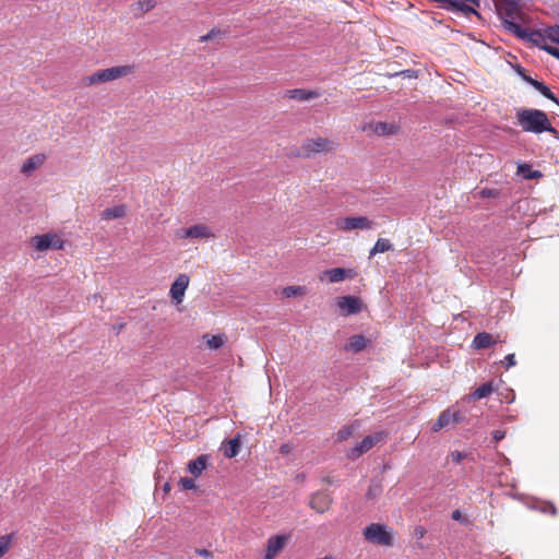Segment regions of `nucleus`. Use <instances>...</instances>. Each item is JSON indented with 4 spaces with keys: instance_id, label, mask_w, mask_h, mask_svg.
<instances>
[{
    "instance_id": "35",
    "label": "nucleus",
    "mask_w": 559,
    "mask_h": 559,
    "mask_svg": "<svg viewBox=\"0 0 559 559\" xmlns=\"http://www.w3.org/2000/svg\"><path fill=\"white\" fill-rule=\"evenodd\" d=\"M179 486L185 490H191L195 488V481L193 478L190 477H182L179 480Z\"/></svg>"
},
{
    "instance_id": "7",
    "label": "nucleus",
    "mask_w": 559,
    "mask_h": 559,
    "mask_svg": "<svg viewBox=\"0 0 559 559\" xmlns=\"http://www.w3.org/2000/svg\"><path fill=\"white\" fill-rule=\"evenodd\" d=\"M31 246L41 252L49 249L63 250L66 241L60 235L56 233H47L44 235H37L31 238Z\"/></svg>"
},
{
    "instance_id": "33",
    "label": "nucleus",
    "mask_w": 559,
    "mask_h": 559,
    "mask_svg": "<svg viewBox=\"0 0 559 559\" xmlns=\"http://www.w3.org/2000/svg\"><path fill=\"white\" fill-rule=\"evenodd\" d=\"M492 392V386H478L468 399L480 400L488 396Z\"/></svg>"
},
{
    "instance_id": "21",
    "label": "nucleus",
    "mask_w": 559,
    "mask_h": 559,
    "mask_svg": "<svg viewBox=\"0 0 559 559\" xmlns=\"http://www.w3.org/2000/svg\"><path fill=\"white\" fill-rule=\"evenodd\" d=\"M206 465H207V455L202 454V455L198 456L195 460L189 462L188 471L197 478L206 468Z\"/></svg>"
},
{
    "instance_id": "28",
    "label": "nucleus",
    "mask_w": 559,
    "mask_h": 559,
    "mask_svg": "<svg viewBox=\"0 0 559 559\" xmlns=\"http://www.w3.org/2000/svg\"><path fill=\"white\" fill-rule=\"evenodd\" d=\"M518 174L522 175L525 179H538L543 176L539 170H533L528 164H520L518 166Z\"/></svg>"
},
{
    "instance_id": "20",
    "label": "nucleus",
    "mask_w": 559,
    "mask_h": 559,
    "mask_svg": "<svg viewBox=\"0 0 559 559\" xmlns=\"http://www.w3.org/2000/svg\"><path fill=\"white\" fill-rule=\"evenodd\" d=\"M498 342V336H493L490 333L481 332L476 334L473 340V346L476 349L488 348Z\"/></svg>"
},
{
    "instance_id": "22",
    "label": "nucleus",
    "mask_w": 559,
    "mask_h": 559,
    "mask_svg": "<svg viewBox=\"0 0 559 559\" xmlns=\"http://www.w3.org/2000/svg\"><path fill=\"white\" fill-rule=\"evenodd\" d=\"M126 214H127V206L123 204H120V205H116V206L108 207V209L104 210L102 213V217L104 219L109 221V219L122 218L126 216Z\"/></svg>"
},
{
    "instance_id": "44",
    "label": "nucleus",
    "mask_w": 559,
    "mask_h": 559,
    "mask_svg": "<svg viewBox=\"0 0 559 559\" xmlns=\"http://www.w3.org/2000/svg\"><path fill=\"white\" fill-rule=\"evenodd\" d=\"M545 511L549 512L551 515L557 514V509L554 504H548L547 508L545 509Z\"/></svg>"
},
{
    "instance_id": "9",
    "label": "nucleus",
    "mask_w": 559,
    "mask_h": 559,
    "mask_svg": "<svg viewBox=\"0 0 559 559\" xmlns=\"http://www.w3.org/2000/svg\"><path fill=\"white\" fill-rule=\"evenodd\" d=\"M176 237L179 239H214L215 234L212 228L206 224H195L190 227L180 228L176 231Z\"/></svg>"
},
{
    "instance_id": "38",
    "label": "nucleus",
    "mask_w": 559,
    "mask_h": 559,
    "mask_svg": "<svg viewBox=\"0 0 559 559\" xmlns=\"http://www.w3.org/2000/svg\"><path fill=\"white\" fill-rule=\"evenodd\" d=\"M468 455L466 453L460 452V451H453L450 453V457L452 462L460 464L464 459H466Z\"/></svg>"
},
{
    "instance_id": "15",
    "label": "nucleus",
    "mask_w": 559,
    "mask_h": 559,
    "mask_svg": "<svg viewBox=\"0 0 559 559\" xmlns=\"http://www.w3.org/2000/svg\"><path fill=\"white\" fill-rule=\"evenodd\" d=\"M356 276V272L352 269L335 267L323 271L319 275L320 281L328 280L330 283H340L345 278H353Z\"/></svg>"
},
{
    "instance_id": "3",
    "label": "nucleus",
    "mask_w": 559,
    "mask_h": 559,
    "mask_svg": "<svg viewBox=\"0 0 559 559\" xmlns=\"http://www.w3.org/2000/svg\"><path fill=\"white\" fill-rule=\"evenodd\" d=\"M509 25L512 34L515 35L518 38L547 51L549 55L559 60V49L546 44L544 37H542L540 35V31L523 28L519 24L513 23H510Z\"/></svg>"
},
{
    "instance_id": "51",
    "label": "nucleus",
    "mask_w": 559,
    "mask_h": 559,
    "mask_svg": "<svg viewBox=\"0 0 559 559\" xmlns=\"http://www.w3.org/2000/svg\"><path fill=\"white\" fill-rule=\"evenodd\" d=\"M418 547H419L420 549H425V546H424L423 544H418Z\"/></svg>"
},
{
    "instance_id": "18",
    "label": "nucleus",
    "mask_w": 559,
    "mask_h": 559,
    "mask_svg": "<svg viewBox=\"0 0 559 559\" xmlns=\"http://www.w3.org/2000/svg\"><path fill=\"white\" fill-rule=\"evenodd\" d=\"M47 159V156L43 153L32 155L28 157L21 167V173L25 176H31L32 173L41 167Z\"/></svg>"
},
{
    "instance_id": "17",
    "label": "nucleus",
    "mask_w": 559,
    "mask_h": 559,
    "mask_svg": "<svg viewBox=\"0 0 559 559\" xmlns=\"http://www.w3.org/2000/svg\"><path fill=\"white\" fill-rule=\"evenodd\" d=\"M362 131H371L373 134L382 136V135H394L399 132V126L395 123L389 122H370L362 128Z\"/></svg>"
},
{
    "instance_id": "5",
    "label": "nucleus",
    "mask_w": 559,
    "mask_h": 559,
    "mask_svg": "<svg viewBox=\"0 0 559 559\" xmlns=\"http://www.w3.org/2000/svg\"><path fill=\"white\" fill-rule=\"evenodd\" d=\"M364 538L378 546H393L392 531L384 524L371 523L362 531Z\"/></svg>"
},
{
    "instance_id": "14",
    "label": "nucleus",
    "mask_w": 559,
    "mask_h": 559,
    "mask_svg": "<svg viewBox=\"0 0 559 559\" xmlns=\"http://www.w3.org/2000/svg\"><path fill=\"white\" fill-rule=\"evenodd\" d=\"M333 503V498L325 491H318L310 496L309 507L319 514L328 512Z\"/></svg>"
},
{
    "instance_id": "11",
    "label": "nucleus",
    "mask_w": 559,
    "mask_h": 559,
    "mask_svg": "<svg viewBox=\"0 0 559 559\" xmlns=\"http://www.w3.org/2000/svg\"><path fill=\"white\" fill-rule=\"evenodd\" d=\"M384 437V432H376L373 435L365 437L359 443H357L353 449H350L347 452V457L350 460L358 459L364 453L371 450L376 444L383 441Z\"/></svg>"
},
{
    "instance_id": "24",
    "label": "nucleus",
    "mask_w": 559,
    "mask_h": 559,
    "mask_svg": "<svg viewBox=\"0 0 559 559\" xmlns=\"http://www.w3.org/2000/svg\"><path fill=\"white\" fill-rule=\"evenodd\" d=\"M392 249V243L389 239L379 238L374 246L369 251V258L374 257L378 253H383Z\"/></svg>"
},
{
    "instance_id": "48",
    "label": "nucleus",
    "mask_w": 559,
    "mask_h": 559,
    "mask_svg": "<svg viewBox=\"0 0 559 559\" xmlns=\"http://www.w3.org/2000/svg\"><path fill=\"white\" fill-rule=\"evenodd\" d=\"M164 490H165V491H169V490H170V486H169V484H166V485L164 486Z\"/></svg>"
},
{
    "instance_id": "27",
    "label": "nucleus",
    "mask_w": 559,
    "mask_h": 559,
    "mask_svg": "<svg viewBox=\"0 0 559 559\" xmlns=\"http://www.w3.org/2000/svg\"><path fill=\"white\" fill-rule=\"evenodd\" d=\"M240 440L238 438L228 440L224 447V455L228 459L237 456L240 450Z\"/></svg>"
},
{
    "instance_id": "4",
    "label": "nucleus",
    "mask_w": 559,
    "mask_h": 559,
    "mask_svg": "<svg viewBox=\"0 0 559 559\" xmlns=\"http://www.w3.org/2000/svg\"><path fill=\"white\" fill-rule=\"evenodd\" d=\"M337 146L338 143L329 138H310L304 141L301 145V152L298 153L296 156L302 158H311L317 154L332 153Z\"/></svg>"
},
{
    "instance_id": "26",
    "label": "nucleus",
    "mask_w": 559,
    "mask_h": 559,
    "mask_svg": "<svg viewBox=\"0 0 559 559\" xmlns=\"http://www.w3.org/2000/svg\"><path fill=\"white\" fill-rule=\"evenodd\" d=\"M542 37H544V40L546 44L548 41L555 43L559 45V26H549L544 29H539Z\"/></svg>"
},
{
    "instance_id": "36",
    "label": "nucleus",
    "mask_w": 559,
    "mask_h": 559,
    "mask_svg": "<svg viewBox=\"0 0 559 559\" xmlns=\"http://www.w3.org/2000/svg\"><path fill=\"white\" fill-rule=\"evenodd\" d=\"M480 198H499L500 191L497 189L485 188L479 192Z\"/></svg>"
},
{
    "instance_id": "34",
    "label": "nucleus",
    "mask_w": 559,
    "mask_h": 559,
    "mask_svg": "<svg viewBox=\"0 0 559 559\" xmlns=\"http://www.w3.org/2000/svg\"><path fill=\"white\" fill-rule=\"evenodd\" d=\"M354 431H355V427L353 425L343 427L337 432V441L347 440L349 437H352L354 435Z\"/></svg>"
},
{
    "instance_id": "41",
    "label": "nucleus",
    "mask_w": 559,
    "mask_h": 559,
    "mask_svg": "<svg viewBox=\"0 0 559 559\" xmlns=\"http://www.w3.org/2000/svg\"><path fill=\"white\" fill-rule=\"evenodd\" d=\"M197 554L204 558H211L213 556V554L207 549H198Z\"/></svg>"
},
{
    "instance_id": "39",
    "label": "nucleus",
    "mask_w": 559,
    "mask_h": 559,
    "mask_svg": "<svg viewBox=\"0 0 559 559\" xmlns=\"http://www.w3.org/2000/svg\"><path fill=\"white\" fill-rule=\"evenodd\" d=\"M413 534L417 539H421L427 534V531L424 526L417 525L415 526Z\"/></svg>"
},
{
    "instance_id": "16",
    "label": "nucleus",
    "mask_w": 559,
    "mask_h": 559,
    "mask_svg": "<svg viewBox=\"0 0 559 559\" xmlns=\"http://www.w3.org/2000/svg\"><path fill=\"white\" fill-rule=\"evenodd\" d=\"M189 283L190 278L187 274H179L171 284L169 295L177 305L182 302Z\"/></svg>"
},
{
    "instance_id": "2",
    "label": "nucleus",
    "mask_w": 559,
    "mask_h": 559,
    "mask_svg": "<svg viewBox=\"0 0 559 559\" xmlns=\"http://www.w3.org/2000/svg\"><path fill=\"white\" fill-rule=\"evenodd\" d=\"M134 71L135 66L133 64H122L107 69H100L90 75L82 78V85L85 87H91L94 85L112 82L131 75L134 73Z\"/></svg>"
},
{
    "instance_id": "40",
    "label": "nucleus",
    "mask_w": 559,
    "mask_h": 559,
    "mask_svg": "<svg viewBox=\"0 0 559 559\" xmlns=\"http://www.w3.org/2000/svg\"><path fill=\"white\" fill-rule=\"evenodd\" d=\"M293 450V445L290 443H283L281 447H280V452L282 454H289Z\"/></svg>"
},
{
    "instance_id": "42",
    "label": "nucleus",
    "mask_w": 559,
    "mask_h": 559,
    "mask_svg": "<svg viewBox=\"0 0 559 559\" xmlns=\"http://www.w3.org/2000/svg\"><path fill=\"white\" fill-rule=\"evenodd\" d=\"M503 438H504V433H503L502 431H500V430H496V431L493 432V439H495L496 441H500V440H502Z\"/></svg>"
},
{
    "instance_id": "8",
    "label": "nucleus",
    "mask_w": 559,
    "mask_h": 559,
    "mask_svg": "<svg viewBox=\"0 0 559 559\" xmlns=\"http://www.w3.org/2000/svg\"><path fill=\"white\" fill-rule=\"evenodd\" d=\"M465 420V415L461 412L457 406H450L444 409L432 425L435 432L440 431L443 428L460 424Z\"/></svg>"
},
{
    "instance_id": "37",
    "label": "nucleus",
    "mask_w": 559,
    "mask_h": 559,
    "mask_svg": "<svg viewBox=\"0 0 559 559\" xmlns=\"http://www.w3.org/2000/svg\"><path fill=\"white\" fill-rule=\"evenodd\" d=\"M516 361H515V355L514 354H509L504 357L503 360H501V365L506 368V369H509L513 366H515Z\"/></svg>"
},
{
    "instance_id": "12",
    "label": "nucleus",
    "mask_w": 559,
    "mask_h": 559,
    "mask_svg": "<svg viewBox=\"0 0 559 559\" xmlns=\"http://www.w3.org/2000/svg\"><path fill=\"white\" fill-rule=\"evenodd\" d=\"M289 536L286 534H276L267 538L263 559H276L278 555L286 548Z\"/></svg>"
},
{
    "instance_id": "46",
    "label": "nucleus",
    "mask_w": 559,
    "mask_h": 559,
    "mask_svg": "<svg viewBox=\"0 0 559 559\" xmlns=\"http://www.w3.org/2000/svg\"><path fill=\"white\" fill-rule=\"evenodd\" d=\"M452 519H453V520H456V521H461V519H462V513H461V511H460V510H455V511H453V512H452Z\"/></svg>"
},
{
    "instance_id": "29",
    "label": "nucleus",
    "mask_w": 559,
    "mask_h": 559,
    "mask_svg": "<svg viewBox=\"0 0 559 559\" xmlns=\"http://www.w3.org/2000/svg\"><path fill=\"white\" fill-rule=\"evenodd\" d=\"M307 288L305 286H287L282 289V295L285 298H292L296 296L307 295Z\"/></svg>"
},
{
    "instance_id": "45",
    "label": "nucleus",
    "mask_w": 559,
    "mask_h": 559,
    "mask_svg": "<svg viewBox=\"0 0 559 559\" xmlns=\"http://www.w3.org/2000/svg\"><path fill=\"white\" fill-rule=\"evenodd\" d=\"M399 74L404 75L406 78H413V76H415L414 75L415 71H413V70H405V71L400 72Z\"/></svg>"
},
{
    "instance_id": "30",
    "label": "nucleus",
    "mask_w": 559,
    "mask_h": 559,
    "mask_svg": "<svg viewBox=\"0 0 559 559\" xmlns=\"http://www.w3.org/2000/svg\"><path fill=\"white\" fill-rule=\"evenodd\" d=\"M14 539V533L0 536V558H2L9 551Z\"/></svg>"
},
{
    "instance_id": "43",
    "label": "nucleus",
    "mask_w": 559,
    "mask_h": 559,
    "mask_svg": "<svg viewBox=\"0 0 559 559\" xmlns=\"http://www.w3.org/2000/svg\"><path fill=\"white\" fill-rule=\"evenodd\" d=\"M214 36V31H211L209 34L206 35H203L200 37V41H207L209 39L213 38Z\"/></svg>"
},
{
    "instance_id": "1",
    "label": "nucleus",
    "mask_w": 559,
    "mask_h": 559,
    "mask_svg": "<svg viewBox=\"0 0 559 559\" xmlns=\"http://www.w3.org/2000/svg\"><path fill=\"white\" fill-rule=\"evenodd\" d=\"M515 124L521 128L523 132L555 133L556 129L552 127L547 114L543 110L535 108H519L515 111Z\"/></svg>"
},
{
    "instance_id": "49",
    "label": "nucleus",
    "mask_w": 559,
    "mask_h": 559,
    "mask_svg": "<svg viewBox=\"0 0 559 559\" xmlns=\"http://www.w3.org/2000/svg\"><path fill=\"white\" fill-rule=\"evenodd\" d=\"M317 559H333V557L332 556H325V557L317 558Z\"/></svg>"
},
{
    "instance_id": "25",
    "label": "nucleus",
    "mask_w": 559,
    "mask_h": 559,
    "mask_svg": "<svg viewBox=\"0 0 559 559\" xmlns=\"http://www.w3.org/2000/svg\"><path fill=\"white\" fill-rule=\"evenodd\" d=\"M366 345L367 341L364 335H354L349 338L345 348L354 353H359L366 347Z\"/></svg>"
},
{
    "instance_id": "47",
    "label": "nucleus",
    "mask_w": 559,
    "mask_h": 559,
    "mask_svg": "<svg viewBox=\"0 0 559 559\" xmlns=\"http://www.w3.org/2000/svg\"><path fill=\"white\" fill-rule=\"evenodd\" d=\"M524 80H525L528 84H531V85H532V83L537 82V80H535V79H533V78H531V76H527V75H524Z\"/></svg>"
},
{
    "instance_id": "19",
    "label": "nucleus",
    "mask_w": 559,
    "mask_h": 559,
    "mask_svg": "<svg viewBox=\"0 0 559 559\" xmlns=\"http://www.w3.org/2000/svg\"><path fill=\"white\" fill-rule=\"evenodd\" d=\"M286 97L290 99H297L299 102H307L320 96V93L317 91H309L305 88H294L288 90L285 94Z\"/></svg>"
},
{
    "instance_id": "10",
    "label": "nucleus",
    "mask_w": 559,
    "mask_h": 559,
    "mask_svg": "<svg viewBox=\"0 0 559 559\" xmlns=\"http://www.w3.org/2000/svg\"><path fill=\"white\" fill-rule=\"evenodd\" d=\"M498 13L500 17L502 19V25L503 27L510 32V23L518 24L516 20L521 17V9L514 1H503L498 5Z\"/></svg>"
},
{
    "instance_id": "13",
    "label": "nucleus",
    "mask_w": 559,
    "mask_h": 559,
    "mask_svg": "<svg viewBox=\"0 0 559 559\" xmlns=\"http://www.w3.org/2000/svg\"><path fill=\"white\" fill-rule=\"evenodd\" d=\"M336 305L340 308L343 316L359 313L364 308L361 299L356 296L338 297L336 299Z\"/></svg>"
},
{
    "instance_id": "6",
    "label": "nucleus",
    "mask_w": 559,
    "mask_h": 559,
    "mask_svg": "<svg viewBox=\"0 0 559 559\" xmlns=\"http://www.w3.org/2000/svg\"><path fill=\"white\" fill-rule=\"evenodd\" d=\"M335 227L343 233L354 230H369L373 227L374 223L367 216H345L335 219Z\"/></svg>"
},
{
    "instance_id": "31",
    "label": "nucleus",
    "mask_w": 559,
    "mask_h": 559,
    "mask_svg": "<svg viewBox=\"0 0 559 559\" xmlns=\"http://www.w3.org/2000/svg\"><path fill=\"white\" fill-rule=\"evenodd\" d=\"M532 86L535 90H537L542 95H544L546 98H548L555 103H558V99L555 96V94L543 82H540V81L534 82V83H532Z\"/></svg>"
},
{
    "instance_id": "50",
    "label": "nucleus",
    "mask_w": 559,
    "mask_h": 559,
    "mask_svg": "<svg viewBox=\"0 0 559 559\" xmlns=\"http://www.w3.org/2000/svg\"><path fill=\"white\" fill-rule=\"evenodd\" d=\"M123 326H124V324H123V323H121L120 325H118V330L123 329Z\"/></svg>"
},
{
    "instance_id": "23",
    "label": "nucleus",
    "mask_w": 559,
    "mask_h": 559,
    "mask_svg": "<svg viewBox=\"0 0 559 559\" xmlns=\"http://www.w3.org/2000/svg\"><path fill=\"white\" fill-rule=\"evenodd\" d=\"M203 340L205 341L206 347L209 349H218L227 341V336L225 334H217V335H211V334H204Z\"/></svg>"
},
{
    "instance_id": "32",
    "label": "nucleus",
    "mask_w": 559,
    "mask_h": 559,
    "mask_svg": "<svg viewBox=\"0 0 559 559\" xmlns=\"http://www.w3.org/2000/svg\"><path fill=\"white\" fill-rule=\"evenodd\" d=\"M156 7L155 0H140L133 4L134 11H140L141 13H146L153 10Z\"/></svg>"
}]
</instances>
